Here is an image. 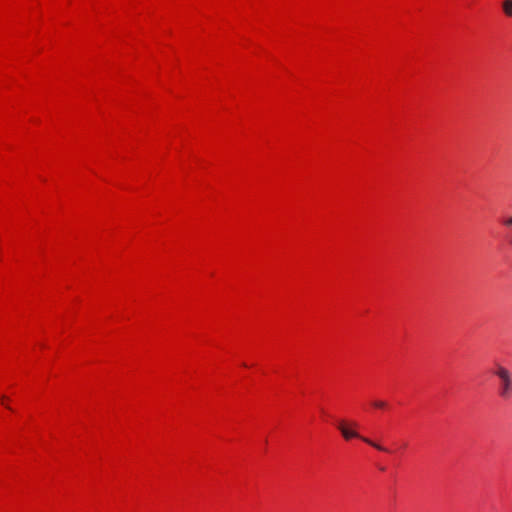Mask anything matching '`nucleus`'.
Returning a JSON list of instances; mask_svg holds the SVG:
<instances>
[{
	"label": "nucleus",
	"instance_id": "nucleus-1",
	"mask_svg": "<svg viewBox=\"0 0 512 512\" xmlns=\"http://www.w3.org/2000/svg\"><path fill=\"white\" fill-rule=\"evenodd\" d=\"M339 431L341 432L342 436L346 439V440H349L351 438H359L361 439L363 442L367 443L368 445L372 446L373 448L377 449L378 451H381V452H387L389 453L390 450L384 446H382L381 444L367 438V437H363V436H360L353 428L357 427V423L356 422H352L350 423L349 425L345 422V421H340L337 425Z\"/></svg>",
	"mask_w": 512,
	"mask_h": 512
},
{
	"label": "nucleus",
	"instance_id": "nucleus-2",
	"mask_svg": "<svg viewBox=\"0 0 512 512\" xmlns=\"http://www.w3.org/2000/svg\"><path fill=\"white\" fill-rule=\"evenodd\" d=\"M494 374L499 378V396L503 399H509L512 396V373L503 366H497Z\"/></svg>",
	"mask_w": 512,
	"mask_h": 512
},
{
	"label": "nucleus",
	"instance_id": "nucleus-3",
	"mask_svg": "<svg viewBox=\"0 0 512 512\" xmlns=\"http://www.w3.org/2000/svg\"><path fill=\"white\" fill-rule=\"evenodd\" d=\"M502 8L506 16L512 17V0H504Z\"/></svg>",
	"mask_w": 512,
	"mask_h": 512
},
{
	"label": "nucleus",
	"instance_id": "nucleus-4",
	"mask_svg": "<svg viewBox=\"0 0 512 512\" xmlns=\"http://www.w3.org/2000/svg\"><path fill=\"white\" fill-rule=\"evenodd\" d=\"M503 225L507 228H512V216L506 218L503 221ZM507 240H508L509 244L512 246V229H510V231L507 235Z\"/></svg>",
	"mask_w": 512,
	"mask_h": 512
},
{
	"label": "nucleus",
	"instance_id": "nucleus-5",
	"mask_svg": "<svg viewBox=\"0 0 512 512\" xmlns=\"http://www.w3.org/2000/svg\"><path fill=\"white\" fill-rule=\"evenodd\" d=\"M0 401H1L2 405L5 406L6 409L12 411V407L8 404V401H9L8 396L1 395L0 396Z\"/></svg>",
	"mask_w": 512,
	"mask_h": 512
},
{
	"label": "nucleus",
	"instance_id": "nucleus-6",
	"mask_svg": "<svg viewBox=\"0 0 512 512\" xmlns=\"http://www.w3.org/2000/svg\"><path fill=\"white\" fill-rule=\"evenodd\" d=\"M372 404L376 408H385L386 407V403L381 400L374 401Z\"/></svg>",
	"mask_w": 512,
	"mask_h": 512
}]
</instances>
